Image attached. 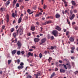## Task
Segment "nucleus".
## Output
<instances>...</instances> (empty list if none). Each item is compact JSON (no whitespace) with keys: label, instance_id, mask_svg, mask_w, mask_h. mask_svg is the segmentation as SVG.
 Here are the masks:
<instances>
[{"label":"nucleus","instance_id":"obj_1","mask_svg":"<svg viewBox=\"0 0 78 78\" xmlns=\"http://www.w3.org/2000/svg\"><path fill=\"white\" fill-rule=\"evenodd\" d=\"M70 13L72 15V16H70L69 17V19L72 20H73L75 17V15L74 14H73V11L72 10H70Z\"/></svg>","mask_w":78,"mask_h":78},{"label":"nucleus","instance_id":"obj_2","mask_svg":"<svg viewBox=\"0 0 78 78\" xmlns=\"http://www.w3.org/2000/svg\"><path fill=\"white\" fill-rule=\"evenodd\" d=\"M58 32L56 30H54L52 32V34L55 37L58 36Z\"/></svg>","mask_w":78,"mask_h":78},{"label":"nucleus","instance_id":"obj_3","mask_svg":"<svg viewBox=\"0 0 78 78\" xmlns=\"http://www.w3.org/2000/svg\"><path fill=\"white\" fill-rule=\"evenodd\" d=\"M16 45L18 46V49H20L21 48L22 46V43H21L20 41H18L16 44Z\"/></svg>","mask_w":78,"mask_h":78},{"label":"nucleus","instance_id":"obj_4","mask_svg":"<svg viewBox=\"0 0 78 78\" xmlns=\"http://www.w3.org/2000/svg\"><path fill=\"white\" fill-rule=\"evenodd\" d=\"M17 33H16L17 34V36L18 35V32L19 31L20 33V36L22 35L23 34V30L22 29H19L18 30H17Z\"/></svg>","mask_w":78,"mask_h":78},{"label":"nucleus","instance_id":"obj_5","mask_svg":"<svg viewBox=\"0 0 78 78\" xmlns=\"http://www.w3.org/2000/svg\"><path fill=\"white\" fill-rule=\"evenodd\" d=\"M41 75V72H38L37 73L36 78H38V76H40Z\"/></svg>","mask_w":78,"mask_h":78},{"label":"nucleus","instance_id":"obj_6","mask_svg":"<svg viewBox=\"0 0 78 78\" xmlns=\"http://www.w3.org/2000/svg\"><path fill=\"white\" fill-rule=\"evenodd\" d=\"M17 11L16 10L15 11V14L14 13V12L12 14V16L13 17H14L15 16L17 17Z\"/></svg>","mask_w":78,"mask_h":78},{"label":"nucleus","instance_id":"obj_7","mask_svg":"<svg viewBox=\"0 0 78 78\" xmlns=\"http://www.w3.org/2000/svg\"><path fill=\"white\" fill-rule=\"evenodd\" d=\"M52 23V22L51 20H48V21H46L44 24V25H46L47 24H48L49 23Z\"/></svg>","mask_w":78,"mask_h":78},{"label":"nucleus","instance_id":"obj_8","mask_svg":"<svg viewBox=\"0 0 78 78\" xmlns=\"http://www.w3.org/2000/svg\"><path fill=\"white\" fill-rule=\"evenodd\" d=\"M55 27L56 28H55V29H56L59 31H60L61 30V29L60 27H59V26H55Z\"/></svg>","mask_w":78,"mask_h":78},{"label":"nucleus","instance_id":"obj_9","mask_svg":"<svg viewBox=\"0 0 78 78\" xmlns=\"http://www.w3.org/2000/svg\"><path fill=\"white\" fill-rule=\"evenodd\" d=\"M61 17V15L57 13L55 15V17L56 19H59Z\"/></svg>","mask_w":78,"mask_h":78},{"label":"nucleus","instance_id":"obj_10","mask_svg":"<svg viewBox=\"0 0 78 78\" xmlns=\"http://www.w3.org/2000/svg\"><path fill=\"white\" fill-rule=\"evenodd\" d=\"M69 40L71 42H74V38L73 37H70L69 39Z\"/></svg>","mask_w":78,"mask_h":78},{"label":"nucleus","instance_id":"obj_11","mask_svg":"<svg viewBox=\"0 0 78 78\" xmlns=\"http://www.w3.org/2000/svg\"><path fill=\"white\" fill-rule=\"evenodd\" d=\"M9 15L8 14H7L6 15V21L7 23H8L9 22Z\"/></svg>","mask_w":78,"mask_h":78},{"label":"nucleus","instance_id":"obj_12","mask_svg":"<svg viewBox=\"0 0 78 78\" xmlns=\"http://www.w3.org/2000/svg\"><path fill=\"white\" fill-rule=\"evenodd\" d=\"M16 50L15 49L13 51H12V55H15V54L16 53Z\"/></svg>","mask_w":78,"mask_h":78},{"label":"nucleus","instance_id":"obj_13","mask_svg":"<svg viewBox=\"0 0 78 78\" xmlns=\"http://www.w3.org/2000/svg\"><path fill=\"white\" fill-rule=\"evenodd\" d=\"M40 40V39L38 38H35L34 39V41L35 42H38Z\"/></svg>","mask_w":78,"mask_h":78},{"label":"nucleus","instance_id":"obj_14","mask_svg":"<svg viewBox=\"0 0 78 78\" xmlns=\"http://www.w3.org/2000/svg\"><path fill=\"white\" fill-rule=\"evenodd\" d=\"M66 65L67 66V67L69 68V69H70L71 68V65L69 63H66Z\"/></svg>","mask_w":78,"mask_h":78},{"label":"nucleus","instance_id":"obj_15","mask_svg":"<svg viewBox=\"0 0 78 78\" xmlns=\"http://www.w3.org/2000/svg\"><path fill=\"white\" fill-rule=\"evenodd\" d=\"M47 41V39L46 38H43L41 40V42H42V43H44L46 41Z\"/></svg>","mask_w":78,"mask_h":78},{"label":"nucleus","instance_id":"obj_16","mask_svg":"<svg viewBox=\"0 0 78 78\" xmlns=\"http://www.w3.org/2000/svg\"><path fill=\"white\" fill-rule=\"evenodd\" d=\"M17 40L18 39L17 38H16L15 39V40H13L12 41V43H16L17 42Z\"/></svg>","mask_w":78,"mask_h":78},{"label":"nucleus","instance_id":"obj_17","mask_svg":"<svg viewBox=\"0 0 78 78\" xmlns=\"http://www.w3.org/2000/svg\"><path fill=\"white\" fill-rule=\"evenodd\" d=\"M22 18L21 17H20L19 19H18V23L20 24L21 22Z\"/></svg>","mask_w":78,"mask_h":78},{"label":"nucleus","instance_id":"obj_18","mask_svg":"<svg viewBox=\"0 0 78 78\" xmlns=\"http://www.w3.org/2000/svg\"><path fill=\"white\" fill-rule=\"evenodd\" d=\"M71 3H72V5H73L74 6H76V3L75 2V1H71Z\"/></svg>","mask_w":78,"mask_h":78},{"label":"nucleus","instance_id":"obj_19","mask_svg":"<svg viewBox=\"0 0 78 78\" xmlns=\"http://www.w3.org/2000/svg\"><path fill=\"white\" fill-rule=\"evenodd\" d=\"M31 30L32 31H34L35 30V27L32 26L31 27Z\"/></svg>","mask_w":78,"mask_h":78},{"label":"nucleus","instance_id":"obj_20","mask_svg":"<svg viewBox=\"0 0 78 78\" xmlns=\"http://www.w3.org/2000/svg\"><path fill=\"white\" fill-rule=\"evenodd\" d=\"M60 72L62 73H64L65 72V69H60Z\"/></svg>","mask_w":78,"mask_h":78},{"label":"nucleus","instance_id":"obj_21","mask_svg":"<svg viewBox=\"0 0 78 78\" xmlns=\"http://www.w3.org/2000/svg\"><path fill=\"white\" fill-rule=\"evenodd\" d=\"M24 68L23 66H19L17 68L18 69H22Z\"/></svg>","mask_w":78,"mask_h":78},{"label":"nucleus","instance_id":"obj_22","mask_svg":"<svg viewBox=\"0 0 78 78\" xmlns=\"http://www.w3.org/2000/svg\"><path fill=\"white\" fill-rule=\"evenodd\" d=\"M28 55L31 56H33V53H31L30 52H28Z\"/></svg>","mask_w":78,"mask_h":78},{"label":"nucleus","instance_id":"obj_23","mask_svg":"<svg viewBox=\"0 0 78 78\" xmlns=\"http://www.w3.org/2000/svg\"><path fill=\"white\" fill-rule=\"evenodd\" d=\"M16 35H17V33H16H16H13V36H14V37L15 38H16Z\"/></svg>","mask_w":78,"mask_h":78},{"label":"nucleus","instance_id":"obj_24","mask_svg":"<svg viewBox=\"0 0 78 78\" xmlns=\"http://www.w3.org/2000/svg\"><path fill=\"white\" fill-rule=\"evenodd\" d=\"M56 75L55 73V72H53V73L51 75V77H53L54 76H55Z\"/></svg>","mask_w":78,"mask_h":78},{"label":"nucleus","instance_id":"obj_25","mask_svg":"<svg viewBox=\"0 0 78 78\" xmlns=\"http://www.w3.org/2000/svg\"><path fill=\"white\" fill-rule=\"evenodd\" d=\"M21 53V52L20 51H18L17 52V54L18 55H20V54Z\"/></svg>","mask_w":78,"mask_h":78},{"label":"nucleus","instance_id":"obj_26","mask_svg":"<svg viewBox=\"0 0 78 78\" xmlns=\"http://www.w3.org/2000/svg\"><path fill=\"white\" fill-rule=\"evenodd\" d=\"M39 56L40 58H41L43 57V55L41 54V53H40L39 54Z\"/></svg>","mask_w":78,"mask_h":78},{"label":"nucleus","instance_id":"obj_27","mask_svg":"<svg viewBox=\"0 0 78 78\" xmlns=\"http://www.w3.org/2000/svg\"><path fill=\"white\" fill-rule=\"evenodd\" d=\"M10 3V2L9 1H8L6 2L5 5H8Z\"/></svg>","mask_w":78,"mask_h":78},{"label":"nucleus","instance_id":"obj_28","mask_svg":"<svg viewBox=\"0 0 78 78\" xmlns=\"http://www.w3.org/2000/svg\"><path fill=\"white\" fill-rule=\"evenodd\" d=\"M10 30H11V33L13 32L14 30V28H12Z\"/></svg>","mask_w":78,"mask_h":78},{"label":"nucleus","instance_id":"obj_29","mask_svg":"<svg viewBox=\"0 0 78 78\" xmlns=\"http://www.w3.org/2000/svg\"><path fill=\"white\" fill-rule=\"evenodd\" d=\"M37 8V7H36V5H35V6H34L32 7V9L35 10H36V9Z\"/></svg>","mask_w":78,"mask_h":78},{"label":"nucleus","instance_id":"obj_30","mask_svg":"<svg viewBox=\"0 0 78 78\" xmlns=\"http://www.w3.org/2000/svg\"><path fill=\"white\" fill-rule=\"evenodd\" d=\"M74 29L75 30H77L78 29V27L77 26H75V27H74Z\"/></svg>","mask_w":78,"mask_h":78},{"label":"nucleus","instance_id":"obj_31","mask_svg":"<svg viewBox=\"0 0 78 78\" xmlns=\"http://www.w3.org/2000/svg\"><path fill=\"white\" fill-rule=\"evenodd\" d=\"M64 3V4H65V7L67 6L68 5H67V2H66L65 1Z\"/></svg>","mask_w":78,"mask_h":78},{"label":"nucleus","instance_id":"obj_32","mask_svg":"<svg viewBox=\"0 0 78 78\" xmlns=\"http://www.w3.org/2000/svg\"><path fill=\"white\" fill-rule=\"evenodd\" d=\"M17 62L18 64H19V63L20 62V60L19 59H18L17 60Z\"/></svg>","mask_w":78,"mask_h":78},{"label":"nucleus","instance_id":"obj_33","mask_svg":"<svg viewBox=\"0 0 78 78\" xmlns=\"http://www.w3.org/2000/svg\"><path fill=\"white\" fill-rule=\"evenodd\" d=\"M17 0H14L13 1V4H15L16 3Z\"/></svg>","mask_w":78,"mask_h":78},{"label":"nucleus","instance_id":"obj_34","mask_svg":"<svg viewBox=\"0 0 78 78\" xmlns=\"http://www.w3.org/2000/svg\"><path fill=\"white\" fill-rule=\"evenodd\" d=\"M38 9L40 10V11H41V12H43V10L41 8H39Z\"/></svg>","mask_w":78,"mask_h":78},{"label":"nucleus","instance_id":"obj_35","mask_svg":"<svg viewBox=\"0 0 78 78\" xmlns=\"http://www.w3.org/2000/svg\"><path fill=\"white\" fill-rule=\"evenodd\" d=\"M11 60H8V63L9 64L11 62Z\"/></svg>","mask_w":78,"mask_h":78},{"label":"nucleus","instance_id":"obj_36","mask_svg":"<svg viewBox=\"0 0 78 78\" xmlns=\"http://www.w3.org/2000/svg\"><path fill=\"white\" fill-rule=\"evenodd\" d=\"M51 40H53L54 39V37L53 36H52L51 37Z\"/></svg>","mask_w":78,"mask_h":78},{"label":"nucleus","instance_id":"obj_37","mask_svg":"<svg viewBox=\"0 0 78 78\" xmlns=\"http://www.w3.org/2000/svg\"><path fill=\"white\" fill-rule=\"evenodd\" d=\"M47 36H48V39H49L50 38V35L49 34H48Z\"/></svg>","mask_w":78,"mask_h":78},{"label":"nucleus","instance_id":"obj_38","mask_svg":"<svg viewBox=\"0 0 78 78\" xmlns=\"http://www.w3.org/2000/svg\"><path fill=\"white\" fill-rule=\"evenodd\" d=\"M27 78H31L32 76H30V75H28L27 77Z\"/></svg>","mask_w":78,"mask_h":78},{"label":"nucleus","instance_id":"obj_39","mask_svg":"<svg viewBox=\"0 0 78 78\" xmlns=\"http://www.w3.org/2000/svg\"><path fill=\"white\" fill-rule=\"evenodd\" d=\"M21 53H22L23 54H24L25 53V52L24 51H23L21 52Z\"/></svg>","mask_w":78,"mask_h":78},{"label":"nucleus","instance_id":"obj_40","mask_svg":"<svg viewBox=\"0 0 78 78\" xmlns=\"http://www.w3.org/2000/svg\"><path fill=\"white\" fill-rule=\"evenodd\" d=\"M24 65V63L23 62H21L20 64V66H23Z\"/></svg>","mask_w":78,"mask_h":78},{"label":"nucleus","instance_id":"obj_41","mask_svg":"<svg viewBox=\"0 0 78 78\" xmlns=\"http://www.w3.org/2000/svg\"><path fill=\"white\" fill-rule=\"evenodd\" d=\"M64 68H65V69H67V68L66 67V65H64Z\"/></svg>","mask_w":78,"mask_h":78},{"label":"nucleus","instance_id":"obj_42","mask_svg":"<svg viewBox=\"0 0 78 78\" xmlns=\"http://www.w3.org/2000/svg\"><path fill=\"white\" fill-rule=\"evenodd\" d=\"M67 21L68 24L69 25L70 24V22L68 19L67 20Z\"/></svg>","mask_w":78,"mask_h":78},{"label":"nucleus","instance_id":"obj_43","mask_svg":"<svg viewBox=\"0 0 78 78\" xmlns=\"http://www.w3.org/2000/svg\"><path fill=\"white\" fill-rule=\"evenodd\" d=\"M47 52H48L47 51H45L44 52V53L46 55L47 54Z\"/></svg>","mask_w":78,"mask_h":78},{"label":"nucleus","instance_id":"obj_44","mask_svg":"<svg viewBox=\"0 0 78 78\" xmlns=\"http://www.w3.org/2000/svg\"><path fill=\"white\" fill-rule=\"evenodd\" d=\"M54 47H52V46H51V50H53L54 49Z\"/></svg>","mask_w":78,"mask_h":78},{"label":"nucleus","instance_id":"obj_45","mask_svg":"<svg viewBox=\"0 0 78 78\" xmlns=\"http://www.w3.org/2000/svg\"><path fill=\"white\" fill-rule=\"evenodd\" d=\"M75 75L77 74L78 73V71H76L74 73Z\"/></svg>","mask_w":78,"mask_h":78},{"label":"nucleus","instance_id":"obj_46","mask_svg":"<svg viewBox=\"0 0 78 78\" xmlns=\"http://www.w3.org/2000/svg\"><path fill=\"white\" fill-rule=\"evenodd\" d=\"M69 34V32L68 31H67L66 32V35L68 36V35Z\"/></svg>","mask_w":78,"mask_h":78},{"label":"nucleus","instance_id":"obj_47","mask_svg":"<svg viewBox=\"0 0 78 78\" xmlns=\"http://www.w3.org/2000/svg\"><path fill=\"white\" fill-rule=\"evenodd\" d=\"M73 11L74 12V13H77V11L76 10H73Z\"/></svg>","mask_w":78,"mask_h":78},{"label":"nucleus","instance_id":"obj_48","mask_svg":"<svg viewBox=\"0 0 78 78\" xmlns=\"http://www.w3.org/2000/svg\"><path fill=\"white\" fill-rule=\"evenodd\" d=\"M16 6L17 7H18L19 6V5L18 3H17L16 4Z\"/></svg>","mask_w":78,"mask_h":78},{"label":"nucleus","instance_id":"obj_49","mask_svg":"<svg viewBox=\"0 0 78 78\" xmlns=\"http://www.w3.org/2000/svg\"><path fill=\"white\" fill-rule=\"evenodd\" d=\"M31 11V10L30 9H28L27 10V12L28 13H30Z\"/></svg>","mask_w":78,"mask_h":78},{"label":"nucleus","instance_id":"obj_50","mask_svg":"<svg viewBox=\"0 0 78 78\" xmlns=\"http://www.w3.org/2000/svg\"><path fill=\"white\" fill-rule=\"evenodd\" d=\"M36 17H37V16H40L38 14H37L36 15Z\"/></svg>","mask_w":78,"mask_h":78},{"label":"nucleus","instance_id":"obj_51","mask_svg":"<svg viewBox=\"0 0 78 78\" xmlns=\"http://www.w3.org/2000/svg\"><path fill=\"white\" fill-rule=\"evenodd\" d=\"M71 49L73 51L74 50L75 48L74 47H72L71 48Z\"/></svg>","mask_w":78,"mask_h":78},{"label":"nucleus","instance_id":"obj_52","mask_svg":"<svg viewBox=\"0 0 78 78\" xmlns=\"http://www.w3.org/2000/svg\"><path fill=\"white\" fill-rule=\"evenodd\" d=\"M0 10L2 12L3 11V8L2 7L1 8V9H0Z\"/></svg>","mask_w":78,"mask_h":78},{"label":"nucleus","instance_id":"obj_53","mask_svg":"<svg viewBox=\"0 0 78 78\" xmlns=\"http://www.w3.org/2000/svg\"><path fill=\"white\" fill-rule=\"evenodd\" d=\"M58 70V69L57 68H56L55 69V71H57Z\"/></svg>","mask_w":78,"mask_h":78},{"label":"nucleus","instance_id":"obj_54","mask_svg":"<svg viewBox=\"0 0 78 78\" xmlns=\"http://www.w3.org/2000/svg\"><path fill=\"white\" fill-rule=\"evenodd\" d=\"M32 48H34L35 49L36 48V47H35V46H33L31 47Z\"/></svg>","mask_w":78,"mask_h":78},{"label":"nucleus","instance_id":"obj_55","mask_svg":"<svg viewBox=\"0 0 78 78\" xmlns=\"http://www.w3.org/2000/svg\"><path fill=\"white\" fill-rule=\"evenodd\" d=\"M68 12V11L67 10H65V14H66V13L67 12Z\"/></svg>","mask_w":78,"mask_h":78},{"label":"nucleus","instance_id":"obj_56","mask_svg":"<svg viewBox=\"0 0 78 78\" xmlns=\"http://www.w3.org/2000/svg\"><path fill=\"white\" fill-rule=\"evenodd\" d=\"M47 7V6L46 5H44V9H45Z\"/></svg>","mask_w":78,"mask_h":78},{"label":"nucleus","instance_id":"obj_57","mask_svg":"<svg viewBox=\"0 0 78 78\" xmlns=\"http://www.w3.org/2000/svg\"><path fill=\"white\" fill-rule=\"evenodd\" d=\"M19 27V26L18 25H17L16 27H15V28H16V29H17Z\"/></svg>","mask_w":78,"mask_h":78},{"label":"nucleus","instance_id":"obj_58","mask_svg":"<svg viewBox=\"0 0 78 78\" xmlns=\"http://www.w3.org/2000/svg\"><path fill=\"white\" fill-rule=\"evenodd\" d=\"M76 23L75 22H74L72 23V25H74Z\"/></svg>","mask_w":78,"mask_h":78},{"label":"nucleus","instance_id":"obj_59","mask_svg":"<svg viewBox=\"0 0 78 78\" xmlns=\"http://www.w3.org/2000/svg\"><path fill=\"white\" fill-rule=\"evenodd\" d=\"M29 51H33V49H29Z\"/></svg>","mask_w":78,"mask_h":78},{"label":"nucleus","instance_id":"obj_60","mask_svg":"<svg viewBox=\"0 0 78 78\" xmlns=\"http://www.w3.org/2000/svg\"><path fill=\"white\" fill-rule=\"evenodd\" d=\"M59 66L60 67H62L63 66L62 64H59Z\"/></svg>","mask_w":78,"mask_h":78},{"label":"nucleus","instance_id":"obj_61","mask_svg":"<svg viewBox=\"0 0 78 78\" xmlns=\"http://www.w3.org/2000/svg\"><path fill=\"white\" fill-rule=\"evenodd\" d=\"M36 23L37 25H38V26L39 25V23L38 22H37Z\"/></svg>","mask_w":78,"mask_h":78},{"label":"nucleus","instance_id":"obj_62","mask_svg":"<svg viewBox=\"0 0 78 78\" xmlns=\"http://www.w3.org/2000/svg\"><path fill=\"white\" fill-rule=\"evenodd\" d=\"M5 26H3L2 27V28L3 29H4L5 28Z\"/></svg>","mask_w":78,"mask_h":78},{"label":"nucleus","instance_id":"obj_63","mask_svg":"<svg viewBox=\"0 0 78 78\" xmlns=\"http://www.w3.org/2000/svg\"><path fill=\"white\" fill-rule=\"evenodd\" d=\"M59 62L60 63H62V61L61 60H59Z\"/></svg>","mask_w":78,"mask_h":78},{"label":"nucleus","instance_id":"obj_64","mask_svg":"<svg viewBox=\"0 0 78 78\" xmlns=\"http://www.w3.org/2000/svg\"><path fill=\"white\" fill-rule=\"evenodd\" d=\"M71 58L72 59H74L75 58L74 57H71Z\"/></svg>","mask_w":78,"mask_h":78}]
</instances>
